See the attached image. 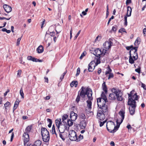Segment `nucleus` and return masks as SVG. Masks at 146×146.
Here are the masks:
<instances>
[{"label": "nucleus", "instance_id": "69168bd1", "mask_svg": "<svg viewBox=\"0 0 146 146\" xmlns=\"http://www.w3.org/2000/svg\"><path fill=\"white\" fill-rule=\"evenodd\" d=\"M108 5H107V10H106V15H107L109 13V11H108Z\"/></svg>", "mask_w": 146, "mask_h": 146}, {"label": "nucleus", "instance_id": "20e7f679", "mask_svg": "<svg viewBox=\"0 0 146 146\" xmlns=\"http://www.w3.org/2000/svg\"><path fill=\"white\" fill-rule=\"evenodd\" d=\"M61 121V120L60 118L56 120L55 123L59 132L62 133H64L66 130L68 131L69 129V127L66 123H64V122H62Z\"/></svg>", "mask_w": 146, "mask_h": 146}, {"label": "nucleus", "instance_id": "7c9ffc66", "mask_svg": "<svg viewBox=\"0 0 146 146\" xmlns=\"http://www.w3.org/2000/svg\"><path fill=\"white\" fill-rule=\"evenodd\" d=\"M19 104V102L17 101H16L15 102L13 107V111H14V110H15L17 108Z\"/></svg>", "mask_w": 146, "mask_h": 146}, {"label": "nucleus", "instance_id": "bf43d9fd", "mask_svg": "<svg viewBox=\"0 0 146 146\" xmlns=\"http://www.w3.org/2000/svg\"><path fill=\"white\" fill-rule=\"evenodd\" d=\"M143 33L145 36L146 35V28H144L143 30Z\"/></svg>", "mask_w": 146, "mask_h": 146}, {"label": "nucleus", "instance_id": "4c0bfd02", "mask_svg": "<svg viewBox=\"0 0 146 146\" xmlns=\"http://www.w3.org/2000/svg\"><path fill=\"white\" fill-rule=\"evenodd\" d=\"M52 134H55L56 135V133L55 130V127L54 125L52 126Z\"/></svg>", "mask_w": 146, "mask_h": 146}, {"label": "nucleus", "instance_id": "39448f33", "mask_svg": "<svg viewBox=\"0 0 146 146\" xmlns=\"http://www.w3.org/2000/svg\"><path fill=\"white\" fill-rule=\"evenodd\" d=\"M112 92L109 95V98L110 100H114L116 98L119 101H121L123 100L121 96V92L119 90L114 88L111 90Z\"/></svg>", "mask_w": 146, "mask_h": 146}, {"label": "nucleus", "instance_id": "4d7b16f0", "mask_svg": "<svg viewBox=\"0 0 146 146\" xmlns=\"http://www.w3.org/2000/svg\"><path fill=\"white\" fill-rule=\"evenodd\" d=\"M72 29L71 28V29L70 32V39L72 38Z\"/></svg>", "mask_w": 146, "mask_h": 146}, {"label": "nucleus", "instance_id": "de8ad7c7", "mask_svg": "<svg viewBox=\"0 0 146 146\" xmlns=\"http://www.w3.org/2000/svg\"><path fill=\"white\" fill-rule=\"evenodd\" d=\"M96 64H100V57L96 59Z\"/></svg>", "mask_w": 146, "mask_h": 146}, {"label": "nucleus", "instance_id": "8fccbe9b", "mask_svg": "<svg viewBox=\"0 0 146 146\" xmlns=\"http://www.w3.org/2000/svg\"><path fill=\"white\" fill-rule=\"evenodd\" d=\"M81 31V30H80L78 32V33H77L76 35L74 37V39H76L77 37L78 36V35H79V34L80 33Z\"/></svg>", "mask_w": 146, "mask_h": 146}, {"label": "nucleus", "instance_id": "f03ea898", "mask_svg": "<svg viewBox=\"0 0 146 146\" xmlns=\"http://www.w3.org/2000/svg\"><path fill=\"white\" fill-rule=\"evenodd\" d=\"M80 94L82 98H84L86 95L88 100L86 101L87 107L89 110L92 108V101L93 99L92 97V92L91 89L89 87L82 86L80 89Z\"/></svg>", "mask_w": 146, "mask_h": 146}, {"label": "nucleus", "instance_id": "0e129e2a", "mask_svg": "<svg viewBox=\"0 0 146 146\" xmlns=\"http://www.w3.org/2000/svg\"><path fill=\"white\" fill-rule=\"evenodd\" d=\"M110 145H111V146H115V143L113 141H111L110 142Z\"/></svg>", "mask_w": 146, "mask_h": 146}, {"label": "nucleus", "instance_id": "5701e85b", "mask_svg": "<svg viewBox=\"0 0 146 146\" xmlns=\"http://www.w3.org/2000/svg\"><path fill=\"white\" fill-rule=\"evenodd\" d=\"M78 85V82L77 81H73L70 83V85L71 87L74 86L76 87Z\"/></svg>", "mask_w": 146, "mask_h": 146}, {"label": "nucleus", "instance_id": "0eeeda50", "mask_svg": "<svg viewBox=\"0 0 146 146\" xmlns=\"http://www.w3.org/2000/svg\"><path fill=\"white\" fill-rule=\"evenodd\" d=\"M41 134L43 140L45 142H48L50 139L49 132L47 129L44 127L42 128Z\"/></svg>", "mask_w": 146, "mask_h": 146}, {"label": "nucleus", "instance_id": "dca6fc26", "mask_svg": "<svg viewBox=\"0 0 146 146\" xmlns=\"http://www.w3.org/2000/svg\"><path fill=\"white\" fill-rule=\"evenodd\" d=\"M27 59L29 60H31L34 62H42V60H39L30 56H27Z\"/></svg>", "mask_w": 146, "mask_h": 146}, {"label": "nucleus", "instance_id": "c85d7f7f", "mask_svg": "<svg viewBox=\"0 0 146 146\" xmlns=\"http://www.w3.org/2000/svg\"><path fill=\"white\" fill-rule=\"evenodd\" d=\"M79 117L80 118L84 120L86 119V117L84 113H80L78 115Z\"/></svg>", "mask_w": 146, "mask_h": 146}, {"label": "nucleus", "instance_id": "a19ab883", "mask_svg": "<svg viewBox=\"0 0 146 146\" xmlns=\"http://www.w3.org/2000/svg\"><path fill=\"white\" fill-rule=\"evenodd\" d=\"M117 26H116V25L112 27V29H111V31H113L115 32L117 30Z\"/></svg>", "mask_w": 146, "mask_h": 146}, {"label": "nucleus", "instance_id": "aec40b11", "mask_svg": "<svg viewBox=\"0 0 146 146\" xmlns=\"http://www.w3.org/2000/svg\"><path fill=\"white\" fill-rule=\"evenodd\" d=\"M36 50L38 53H41L43 52L44 48L42 45H40L37 48Z\"/></svg>", "mask_w": 146, "mask_h": 146}, {"label": "nucleus", "instance_id": "6ab92c4d", "mask_svg": "<svg viewBox=\"0 0 146 146\" xmlns=\"http://www.w3.org/2000/svg\"><path fill=\"white\" fill-rule=\"evenodd\" d=\"M95 66L94 64L92 62H90L88 65V70L90 72H92L93 70V67L94 68Z\"/></svg>", "mask_w": 146, "mask_h": 146}, {"label": "nucleus", "instance_id": "680f3d73", "mask_svg": "<svg viewBox=\"0 0 146 146\" xmlns=\"http://www.w3.org/2000/svg\"><path fill=\"white\" fill-rule=\"evenodd\" d=\"M9 92V89L7 90V91L4 94V96H5Z\"/></svg>", "mask_w": 146, "mask_h": 146}, {"label": "nucleus", "instance_id": "7ed1b4c3", "mask_svg": "<svg viewBox=\"0 0 146 146\" xmlns=\"http://www.w3.org/2000/svg\"><path fill=\"white\" fill-rule=\"evenodd\" d=\"M126 48L128 50L131 48L129 52L130 56L129 57V62L131 64H133L134 63V61L138 58V56L137 53V47H133V46H131Z\"/></svg>", "mask_w": 146, "mask_h": 146}, {"label": "nucleus", "instance_id": "f8f14e48", "mask_svg": "<svg viewBox=\"0 0 146 146\" xmlns=\"http://www.w3.org/2000/svg\"><path fill=\"white\" fill-rule=\"evenodd\" d=\"M125 112L124 110H121L119 112V114L121 117V119L120 120L117 119L116 120V122L117 125H120L123 122L124 118Z\"/></svg>", "mask_w": 146, "mask_h": 146}, {"label": "nucleus", "instance_id": "2f4dec72", "mask_svg": "<svg viewBox=\"0 0 146 146\" xmlns=\"http://www.w3.org/2000/svg\"><path fill=\"white\" fill-rule=\"evenodd\" d=\"M73 121L69 119L67 121V123L68 125H67L68 127H70L72 126L73 124Z\"/></svg>", "mask_w": 146, "mask_h": 146}, {"label": "nucleus", "instance_id": "4468645a", "mask_svg": "<svg viewBox=\"0 0 146 146\" xmlns=\"http://www.w3.org/2000/svg\"><path fill=\"white\" fill-rule=\"evenodd\" d=\"M93 54L96 56L98 57L100 56L101 54L104 55V54H103V51L102 52L100 49L99 48H98L94 50Z\"/></svg>", "mask_w": 146, "mask_h": 146}, {"label": "nucleus", "instance_id": "a211bd4d", "mask_svg": "<svg viewBox=\"0 0 146 146\" xmlns=\"http://www.w3.org/2000/svg\"><path fill=\"white\" fill-rule=\"evenodd\" d=\"M42 142L40 140H37L33 144H30L29 146H41Z\"/></svg>", "mask_w": 146, "mask_h": 146}, {"label": "nucleus", "instance_id": "ea45409f", "mask_svg": "<svg viewBox=\"0 0 146 146\" xmlns=\"http://www.w3.org/2000/svg\"><path fill=\"white\" fill-rule=\"evenodd\" d=\"M10 104V103L9 102H7L5 104L4 106L6 109H7V108L8 107Z\"/></svg>", "mask_w": 146, "mask_h": 146}, {"label": "nucleus", "instance_id": "c03bdc74", "mask_svg": "<svg viewBox=\"0 0 146 146\" xmlns=\"http://www.w3.org/2000/svg\"><path fill=\"white\" fill-rule=\"evenodd\" d=\"M101 39V37L99 36H98L95 39V42H97V41H100Z\"/></svg>", "mask_w": 146, "mask_h": 146}, {"label": "nucleus", "instance_id": "49530a36", "mask_svg": "<svg viewBox=\"0 0 146 146\" xmlns=\"http://www.w3.org/2000/svg\"><path fill=\"white\" fill-rule=\"evenodd\" d=\"M86 54V52H83L81 56L80 57V58L81 59H82L83 57Z\"/></svg>", "mask_w": 146, "mask_h": 146}, {"label": "nucleus", "instance_id": "5fc2aeb1", "mask_svg": "<svg viewBox=\"0 0 146 146\" xmlns=\"http://www.w3.org/2000/svg\"><path fill=\"white\" fill-rule=\"evenodd\" d=\"M45 22V19H43L42 22V24L41 25V28H42L43 27V25L44 24Z\"/></svg>", "mask_w": 146, "mask_h": 146}, {"label": "nucleus", "instance_id": "ddd939ff", "mask_svg": "<svg viewBox=\"0 0 146 146\" xmlns=\"http://www.w3.org/2000/svg\"><path fill=\"white\" fill-rule=\"evenodd\" d=\"M23 137L24 140V146H28V144H27L30 140L29 135L28 133H24L23 135Z\"/></svg>", "mask_w": 146, "mask_h": 146}, {"label": "nucleus", "instance_id": "bb28decb", "mask_svg": "<svg viewBox=\"0 0 146 146\" xmlns=\"http://www.w3.org/2000/svg\"><path fill=\"white\" fill-rule=\"evenodd\" d=\"M102 88L103 90L106 93L107 92V89L105 82H104L102 84Z\"/></svg>", "mask_w": 146, "mask_h": 146}, {"label": "nucleus", "instance_id": "a18cd8bd", "mask_svg": "<svg viewBox=\"0 0 146 146\" xmlns=\"http://www.w3.org/2000/svg\"><path fill=\"white\" fill-rule=\"evenodd\" d=\"M80 70L79 68H78L77 70V72L76 74V76H78L80 73Z\"/></svg>", "mask_w": 146, "mask_h": 146}, {"label": "nucleus", "instance_id": "6e6d98bb", "mask_svg": "<svg viewBox=\"0 0 146 146\" xmlns=\"http://www.w3.org/2000/svg\"><path fill=\"white\" fill-rule=\"evenodd\" d=\"M114 16H112L110 18V19H109V20H108V25L109 24V23H110L111 20V19H114Z\"/></svg>", "mask_w": 146, "mask_h": 146}, {"label": "nucleus", "instance_id": "e2e57ef3", "mask_svg": "<svg viewBox=\"0 0 146 146\" xmlns=\"http://www.w3.org/2000/svg\"><path fill=\"white\" fill-rule=\"evenodd\" d=\"M102 71L101 70L100 68H98V73L99 74H100V73Z\"/></svg>", "mask_w": 146, "mask_h": 146}, {"label": "nucleus", "instance_id": "9b49d317", "mask_svg": "<svg viewBox=\"0 0 146 146\" xmlns=\"http://www.w3.org/2000/svg\"><path fill=\"white\" fill-rule=\"evenodd\" d=\"M103 110L99 109L97 113V118L100 121H103L105 118L104 113L107 111H104Z\"/></svg>", "mask_w": 146, "mask_h": 146}, {"label": "nucleus", "instance_id": "72a5a7b5", "mask_svg": "<svg viewBox=\"0 0 146 146\" xmlns=\"http://www.w3.org/2000/svg\"><path fill=\"white\" fill-rule=\"evenodd\" d=\"M68 117V115L67 114H65L62 117V121L61 122H64V121L66 120Z\"/></svg>", "mask_w": 146, "mask_h": 146}, {"label": "nucleus", "instance_id": "13d9d810", "mask_svg": "<svg viewBox=\"0 0 146 146\" xmlns=\"http://www.w3.org/2000/svg\"><path fill=\"white\" fill-rule=\"evenodd\" d=\"M131 3V0H127L126 3L127 5H128Z\"/></svg>", "mask_w": 146, "mask_h": 146}, {"label": "nucleus", "instance_id": "338daca9", "mask_svg": "<svg viewBox=\"0 0 146 146\" xmlns=\"http://www.w3.org/2000/svg\"><path fill=\"white\" fill-rule=\"evenodd\" d=\"M50 98V97L49 96H47L44 99L46 100H48Z\"/></svg>", "mask_w": 146, "mask_h": 146}, {"label": "nucleus", "instance_id": "423d86ee", "mask_svg": "<svg viewBox=\"0 0 146 146\" xmlns=\"http://www.w3.org/2000/svg\"><path fill=\"white\" fill-rule=\"evenodd\" d=\"M108 102V101L102 100L100 98H97V104L99 109L103 110L104 111H107L108 107L107 105H106V103Z\"/></svg>", "mask_w": 146, "mask_h": 146}, {"label": "nucleus", "instance_id": "58836bf2", "mask_svg": "<svg viewBox=\"0 0 146 146\" xmlns=\"http://www.w3.org/2000/svg\"><path fill=\"white\" fill-rule=\"evenodd\" d=\"M101 121L100 120V121H99V123L100 124V127L102 126L106 122V120H105L104 121H103V122H102L100 121Z\"/></svg>", "mask_w": 146, "mask_h": 146}, {"label": "nucleus", "instance_id": "37998d69", "mask_svg": "<svg viewBox=\"0 0 146 146\" xmlns=\"http://www.w3.org/2000/svg\"><path fill=\"white\" fill-rule=\"evenodd\" d=\"M119 32L121 33H123V32H126L125 29L123 28L120 29L119 30Z\"/></svg>", "mask_w": 146, "mask_h": 146}, {"label": "nucleus", "instance_id": "1a4fd4ad", "mask_svg": "<svg viewBox=\"0 0 146 146\" xmlns=\"http://www.w3.org/2000/svg\"><path fill=\"white\" fill-rule=\"evenodd\" d=\"M69 137L71 141H79L80 139H78L76 132L74 131L70 130L69 132Z\"/></svg>", "mask_w": 146, "mask_h": 146}, {"label": "nucleus", "instance_id": "412c9836", "mask_svg": "<svg viewBox=\"0 0 146 146\" xmlns=\"http://www.w3.org/2000/svg\"><path fill=\"white\" fill-rule=\"evenodd\" d=\"M132 9L131 7L130 6L127 7V16L128 17H130L131 15Z\"/></svg>", "mask_w": 146, "mask_h": 146}, {"label": "nucleus", "instance_id": "6e6552de", "mask_svg": "<svg viewBox=\"0 0 146 146\" xmlns=\"http://www.w3.org/2000/svg\"><path fill=\"white\" fill-rule=\"evenodd\" d=\"M113 45V40L109 39L108 41L105 42L103 44L104 49L103 50V54L105 55L106 52L111 48Z\"/></svg>", "mask_w": 146, "mask_h": 146}, {"label": "nucleus", "instance_id": "09e8293b", "mask_svg": "<svg viewBox=\"0 0 146 146\" xmlns=\"http://www.w3.org/2000/svg\"><path fill=\"white\" fill-rule=\"evenodd\" d=\"M22 71L21 70H18L17 74V76L18 77H20Z\"/></svg>", "mask_w": 146, "mask_h": 146}, {"label": "nucleus", "instance_id": "9d476101", "mask_svg": "<svg viewBox=\"0 0 146 146\" xmlns=\"http://www.w3.org/2000/svg\"><path fill=\"white\" fill-rule=\"evenodd\" d=\"M115 127L114 123L111 121H108L107 122L106 128L107 130L110 132H113L114 131V128Z\"/></svg>", "mask_w": 146, "mask_h": 146}, {"label": "nucleus", "instance_id": "b1692460", "mask_svg": "<svg viewBox=\"0 0 146 146\" xmlns=\"http://www.w3.org/2000/svg\"><path fill=\"white\" fill-rule=\"evenodd\" d=\"M80 125L82 129L85 128L86 126V123L85 120H83L80 122Z\"/></svg>", "mask_w": 146, "mask_h": 146}, {"label": "nucleus", "instance_id": "603ef678", "mask_svg": "<svg viewBox=\"0 0 146 146\" xmlns=\"http://www.w3.org/2000/svg\"><path fill=\"white\" fill-rule=\"evenodd\" d=\"M135 70L136 72H137L138 73H140L141 71V68L139 67V68L136 69Z\"/></svg>", "mask_w": 146, "mask_h": 146}, {"label": "nucleus", "instance_id": "f3484780", "mask_svg": "<svg viewBox=\"0 0 146 146\" xmlns=\"http://www.w3.org/2000/svg\"><path fill=\"white\" fill-rule=\"evenodd\" d=\"M3 7L5 11L7 13L11 12L12 10L11 7L5 4L3 5Z\"/></svg>", "mask_w": 146, "mask_h": 146}, {"label": "nucleus", "instance_id": "cd10ccee", "mask_svg": "<svg viewBox=\"0 0 146 146\" xmlns=\"http://www.w3.org/2000/svg\"><path fill=\"white\" fill-rule=\"evenodd\" d=\"M61 28V27L60 26L56 27V36L58 37L59 35L58 34L60 33L61 31V29H60Z\"/></svg>", "mask_w": 146, "mask_h": 146}, {"label": "nucleus", "instance_id": "393cba45", "mask_svg": "<svg viewBox=\"0 0 146 146\" xmlns=\"http://www.w3.org/2000/svg\"><path fill=\"white\" fill-rule=\"evenodd\" d=\"M140 38L139 37H138L136 39L135 43H134V45L135 46V47H138V46L139 44L140 43Z\"/></svg>", "mask_w": 146, "mask_h": 146}, {"label": "nucleus", "instance_id": "a878e982", "mask_svg": "<svg viewBox=\"0 0 146 146\" xmlns=\"http://www.w3.org/2000/svg\"><path fill=\"white\" fill-rule=\"evenodd\" d=\"M112 70L109 66L107 69V70L105 72V75L106 76H108V74L111 73Z\"/></svg>", "mask_w": 146, "mask_h": 146}, {"label": "nucleus", "instance_id": "473e14b6", "mask_svg": "<svg viewBox=\"0 0 146 146\" xmlns=\"http://www.w3.org/2000/svg\"><path fill=\"white\" fill-rule=\"evenodd\" d=\"M80 90L79 91V94L78 95L76 100V101L77 103H78L80 101V96H81L80 94Z\"/></svg>", "mask_w": 146, "mask_h": 146}, {"label": "nucleus", "instance_id": "f257e3e1", "mask_svg": "<svg viewBox=\"0 0 146 146\" xmlns=\"http://www.w3.org/2000/svg\"><path fill=\"white\" fill-rule=\"evenodd\" d=\"M137 93L135 92V91L133 90L130 94H128V105L130 106L129 111L131 115H133L135 113V109L136 107V102L135 101L138 100L139 96L137 95Z\"/></svg>", "mask_w": 146, "mask_h": 146}, {"label": "nucleus", "instance_id": "c9c22d12", "mask_svg": "<svg viewBox=\"0 0 146 146\" xmlns=\"http://www.w3.org/2000/svg\"><path fill=\"white\" fill-rule=\"evenodd\" d=\"M20 94L22 97L23 99L24 98V94L23 92L22 88H21L20 91Z\"/></svg>", "mask_w": 146, "mask_h": 146}, {"label": "nucleus", "instance_id": "774afa93", "mask_svg": "<svg viewBox=\"0 0 146 146\" xmlns=\"http://www.w3.org/2000/svg\"><path fill=\"white\" fill-rule=\"evenodd\" d=\"M86 13L85 11H83L82 13V14L83 15H86Z\"/></svg>", "mask_w": 146, "mask_h": 146}, {"label": "nucleus", "instance_id": "f704fd0d", "mask_svg": "<svg viewBox=\"0 0 146 146\" xmlns=\"http://www.w3.org/2000/svg\"><path fill=\"white\" fill-rule=\"evenodd\" d=\"M107 77H108V80H109L110 78H113L114 77V75L112 73H111L108 74V76Z\"/></svg>", "mask_w": 146, "mask_h": 146}, {"label": "nucleus", "instance_id": "e433bc0d", "mask_svg": "<svg viewBox=\"0 0 146 146\" xmlns=\"http://www.w3.org/2000/svg\"><path fill=\"white\" fill-rule=\"evenodd\" d=\"M47 121L49 123V124L48 126L49 127H50L52 124V121L49 118L47 119Z\"/></svg>", "mask_w": 146, "mask_h": 146}, {"label": "nucleus", "instance_id": "2eb2a0df", "mask_svg": "<svg viewBox=\"0 0 146 146\" xmlns=\"http://www.w3.org/2000/svg\"><path fill=\"white\" fill-rule=\"evenodd\" d=\"M70 119L72 121H75L77 118L78 115L74 111H71L70 113Z\"/></svg>", "mask_w": 146, "mask_h": 146}, {"label": "nucleus", "instance_id": "3c124183", "mask_svg": "<svg viewBox=\"0 0 146 146\" xmlns=\"http://www.w3.org/2000/svg\"><path fill=\"white\" fill-rule=\"evenodd\" d=\"M141 87H142L145 90H146V86L145 84L141 83Z\"/></svg>", "mask_w": 146, "mask_h": 146}, {"label": "nucleus", "instance_id": "4be33fe9", "mask_svg": "<svg viewBox=\"0 0 146 146\" xmlns=\"http://www.w3.org/2000/svg\"><path fill=\"white\" fill-rule=\"evenodd\" d=\"M99 98H100L102 100H104L108 101L106 96L105 93L104 92H102L101 94V97Z\"/></svg>", "mask_w": 146, "mask_h": 146}, {"label": "nucleus", "instance_id": "052dcab7", "mask_svg": "<svg viewBox=\"0 0 146 146\" xmlns=\"http://www.w3.org/2000/svg\"><path fill=\"white\" fill-rule=\"evenodd\" d=\"M14 137V133H12V135L11 136V141H12Z\"/></svg>", "mask_w": 146, "mask_h": 146}, {"label": "nucleus", "instance_id": "c756f323", "mask_svg": "<svg viewBox=\"0 0 146 146\" xmlns=\"http://www.w3.org/2000/svg\"><path fill=\"white\" fill-rule=\"evenodd\" d=\"M32 129L31 126H28L25 129V132L24 133H29L30 132L31 130Z\"/></svg>", "mask_w": 146, "mask_h": 146}, {"label": "nucleus", "instance_id": "79ce46f5", "mask_svg": "<svg viewBox=\"0 0 146 146\" xmlns=\"http://www.w3.org/2000/svg\"><path fill=\"white\" fill-rule=\"evenodd\" d=\"M21 39V37H20L17 39L16 43L17 46H18L20 44V41Z\"/></svg>", "mask_w": 146, "mask_h": 146}, {"label": "nucleus", "instance_id": "864d4df0", "mask_svg": "<svg viewBox=\"0 0 146 146\" xmlns=\"http://www.w3.org/2000/svg\"><path fill=\"white\" fill-rule=\"evenodd\" d=\"M50 35L51 36H54L55 35V33L53 32H50Z\"/></svg>", "mask_w": 146, "mask_h": 146}]
</instances>
